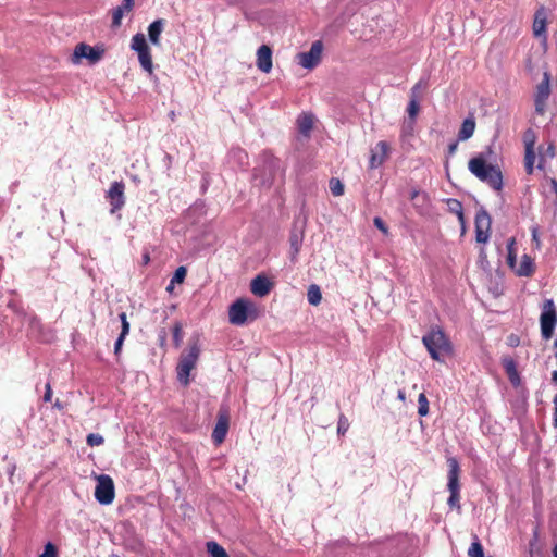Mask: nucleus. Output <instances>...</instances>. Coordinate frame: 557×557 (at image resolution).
Returning <instances> with one entry per match:
<instances>
[{
	"label": "nucleus",
	"instance_id": "aec40b11",
	"mask_svg": "<svg viewBox=\"0 0 557 557\" xmlns=\"http://www.w3.org/2000/svg\"><path fill=\"white\" fill-rule=\"evenodd\" d=\"M257 67L263 73H270L272 70V50L269 46L262 45L257 50Z\"/></svg>",
	"mask_w": 557,
	"mask_h": 557
},
{
	"label": "nucleus",
	"instance_id": "58836bf2",
	"mask_svg": "<svg viewBox=\"0 0 557 557\" xmlns=\"http://www.w3.org/2000/svg\"><path fill=\"white\" fill-rule=\"evenodd\" d=\"M449 203L451 205V210L456 211L460 218H462V206L461 203L456 200V199H451L449 201Z\"/></svg>",
	"mask_w": 557,
	"mask_h": 557
},
{
	"label": "nucleus",
	"instance_id": "423d86ee",
	"mask_svg": "<svg viewBox=\"0 0 557 557\" xmlns=\"http://www.w3.org/2000/svg\"><path fill=\"white\" fill-rule=\"evenodd\" d=\"M422 343L429 351L431 358L443 362L444 356L450 350L447 337L441 330H432L422 337Z\"/></svg>",
	"mask_w": 557,
	"mask_h": 557
},
{
	"label": "nucleus",
	"instance_id": "a18cd8bd",
	"mask_svg": "<svg viewBox=\"0 0 557 557\" xmlns=\"http://www.w3.org/2000/svg\"><path fill=\"white\" fill-rule=\"evenodd\" d=\"M506 370H507V372H508V374H509V376H510L511 382H513V379H512L511 372H512L513 374H516V370H515V364H513V362H512V361H509V362L506 364Z\"/></svg>",
	"mask_w": 557,
	"mask_h": 557
},
{
	"label": "nucleus",
	"instance_id": "5701e85b",
	"mask_svg": "<svg viewBox=\"0 0 557 557\" xmlns=\"http://www.w3.org/2000/svg\"><path fill=\"white\" fill-rule=\"evenodd\" d=\"M165 23V20L158 18L148 26V37L152 45L158 47L161 45V34L164 29Z\"/></svg>",
	"mask_w": 557,
	"mask_h": 557
},
{
	"label": "nucleus",
	"instance_id": "c756f323",
	"mask_svg": "<svg viewBox=\"0 0 557 557\" xmlns=\"http://www.w3.org/2000/svg\"><path fill=\"white\" fill-rule=\"evenodd\" d=\"M186 273H187V270L185 267H178L175 270L174 275L172 276L170 285L168 286L166 289L170 290L174 284L183 283L186 277Z\"/></svg>",
	"mask_w": 557,
	"mask_h": 557
},
{
	"label": "nucleus",
	"instance_id": "4be33fe9",
	"mask_svg": "<svg viewBox=\"0 0 557 557\" xmlns=\"http://www.w3.org/2000/svg\"><path fill=\"white\" fill-rule=\"evenodd\" d=\"M228 430V418L226 416L220 414L218 422L212 432V440L215 444H221L227 434Z\"/></svg>",
	"mask_w": 557,
	"mask_h": 557
},
{
	"label": "nucleus",
	"instance_id": "864d4df0",
	"mask_svg": "<svg viewBox=\"0 0 557 557\" xmlns=\"http://www.w3.org/2000/svg\"><path fill=\"white\" fill-rule=\"evenodd\" d=\"M507 244H516V239H515V237H511V238L508 240V243H507Z\"/></svg>",
	"mask_w": 557,
	"mask_h": 557
},
{
	"label": "nucleus",
	"instance_id": "20e7f679",
	"mask_svg": "<svg viewBox=\"0 0 557 557\" xmlns=\"http://www.w3.org/2000/svg\"><path fill=\"white\" fill-rule=\"evenodd\" d=\"M278 171L280 162L277 159L272 157L264 158V160L253 169V185L261 189H270L275 183Z\"/></svg>",
	"mask_w": 557,
	"mask_h": 557
},
{
	"label": "nucleus",
	"instance_id": "6ab92c4d",
	"mask_svg": "<svg viewBox=\"0 0 557 557\" xmlns=\"http://www.w3.org/2000/svg\"><path fill=\"white\" fill-rule=\"evenodd\" d=\"M546 26H547V14L544 7H541L536 10L534 14V21L532 25L533 35L536 38L542 37L543 41L546 42L547 35H546Z\"/></svg>",
	"mask_w": 557,
	"mask_h": 557
},
{
	"label": "nucleus",
	"instance_id": "2eb2a0df",
	"mask_svg": "<svg viewBox=\"0 0 557 557\" xmlns=\"http://www.w3.org/2000/svg\"><path fill=\"white\" fill-rule=\"evenodd\" d=\"M125 184L120 182H113L107 191V199L110 202L111 206V213H115L116 211L121 210L123 206L125 205Z\"/></svg>",
	"mask_w": 557,
	"mask_h": 557
},
{
	"label": "nucleus",
	"instance_id": "0eeeda50",
	"mask_svg": "<svg viewBox=\"0 0 557 557\" xmlns=\"http://www.w3.org/2000/svg\"><path fill=\"white\" fill-rule=\"evenodd\" d=\"M448 465V482L447 490L450 495L448 497L447 504L451 508L460 509V485H459V474H460V466L458 460L455 457H449L447 459Z\"/></svg>",
	"mask_w": 557,
	"mask_h": 557
},
{
	"label": "nucleus",
	"instance_id": "4c0bfd02",
	"mask_svg": "<svg viewBox=\"0 0 557 557\" xmlns=\"http://www.w3.org/2000/svg\"><path fill=\"white\" fill-rule=\"evenodd\" d=\"M348 419L344 414H341L337 423V433L344 435L348 431Z\"/></svg>",
	"mask_w": 557,
	"mask_h": 557
},
{
	"label": "nucleus",
	"instance_id": "cd10ccee",
	"mask_svg": "<svg viewBox=\"0 0 557 557\" xmlns=\"http://www.w3.org/2000/svg\"><path fill=\"white\" fill-rule=\"evenodd\" d=\"M207 552L210 557H230L226 550L214 541L207 543Z\"/></svg>",
	"mask_w": 557,
	"mask_h": 557
},
{
	"label": "nucleus",
	"instance_id": "bb28decb",
	"mask_svg": "<svg viewBox=\"0 0 557 557\" xmlns=\"http://www.w3.org/2000/svg\"><path fill=\"white\" fill-rule=\"evenodd\" d=\"M307 298L310 305L318 306L322 299L320 287L315 284L310 285L308 288Z\"/></svg>",
	"mask_w": 557,
	"mask_h": 557
},
{
	"label": "nucleus",
	"instance_id": "c85d7f7f",
	"mask_svg": "<svg viewBox=\"0 0 557 557\" xmlns=\"http://www.w3.org/2000/svg\"><path fill=\"white\" fill-rule=\"evenodd\" d=\"M329 187H330V190L332 193L333 196L335 197H339L342 195H344V191H345V186L344 184L341 182L339 178L337 177H332L330 181H329Z\"/></svg>",
	"mask_w": 557,
	"mask_h": 557
},
{
	"label": "nucleus",
	"instance_id": "393cba45",
	"mask_svg": "<svg viewBox=\"0 0 557 557\" xmlns=\"http://www.w3.org/2000/svg\"><path fill=\"white\" fill-rule=\"evenodd\" d=\"M475 131V121L473 117H467L463 120L461 127L458 132V140L465 141L468 140Z\"/></svg>",
	"mask_w": 557,
	"mask_h": 557
},
{
	"label": "nucleus",
	"instance_id": "f257e3e1",
	"mask_svg": "<svg viewBox=\"0 0 557 557\" xmlns=\"http://www.w3.org/2000/svg\"><path fill=\"white\" fill-rule=\"evenodd\" d=\"M502 256H505L506 263L516 275L531 276L533 274L534 258L525 252L519 253L518 246H483L479 255L481 268L490 272L497 270Z\"/></svg>",
	"mask_w": 557,
	"mask_h": 557
},
{
	"label": "nucleus",
	"instance_id": "c9c22d12",
	"mask_svg": "<svg viewBox=\"0 0 557 557\" xmlns=\"http://www.w3.org/2000/svg\"><path fill=\"white\" fill-rule=\"evenodd\" d=\"M86 442L91 447L100 446V445L103 444L104 438H103L102 435H100L98 433H90V434L87 435Z\"/></svg>",
	"mask_w": 557,
	"mask_h": 557
},
{
	"label": "nucleus",
	"instance_id": "4468645a",
	"mask_svg": "<svg viewBox=\"0 0 557 557\" xmlns=\"http://www.w3.org/2000/svg\"><path fill=\"white\" fill-rule=\"evenodd\" d=\"M103 53V49H98L87 44L81 42L75 46L72 62L77 64L79 63L81 59L85 58L94 64L102 59Z\"/></svg>",
	"mask_w": 557,
	"mask_h": 557
},
{
	"label": "nucleus",
	"instance_id": "b1692460",
	"mask_svg": "<svg viewBox=\"0 0 557 557\" xmlns=\"http://www.w3.org/2000/svg\"><path fill=\"white\" fill-rule=\"evenodd\" d=\"M314 116L311 113H301L297 119V126L300 134L309 136L313 128Z\"/></svg>",
	"mask_w": 557,
	"mask_h": 557
},
{
	"label": "nucleus",
	"instance_id": "473e14b6",
	"mask_svg": "<svg viewBox=\"0 0 557 557\" xmlns=\"http://www.w3.org/2000/svg\"><path fill=\"white\" fill-rule=\"evenodd\" d=\"M125 12L126 11L123 8H121V7H117V8L113 9V11H112V24H111L112 28H117V27L121 26L122 18L124 16Z\"/></svg>",
	"mask_w": 557,
	"mask_h": 557
},
{
	"label": "nucleus",
	"instance_id": "7c9ffc66",
	"mask_svg": "<svg viewBox=\"0 0 557 557\" xmlns=\"http://www.w3.org/2000/svg\"><path fill=\"white\" fill-rule=\"evenodd\" d=\"M474 539V542L471 543L468 549V557H484L482 544L480 543L476 536Z\"/></svg>",
	"mask_w": 557,
	"mask_h": 557
},
{
	"label": "nucleus",
	"instance_id": "6e6552de",
	"mask_svg": "<svg viewBox=\"0 0 557 557\" xmlns=\"http://www.w3.org/2000/svg\"><path fill=\"white\" fill-rule=\"evenodd\" d=\"M131 49L137 53L143 70L151 75L153 73L151 49L143 33H137L132 37Z\"/></svg>",
	"mask_w": 557,
	"mask_h": 557
},
{
	"label": "nucleus",
	"instance_id": "ea45409f",
	"mask_svg": "<svg viewBox=\"0 0 557 557\" xmlns=\"http://www.w3.org/2000/svg\"><path fill=\"white\" fill-rule=\"evenodd\" d=\"M374 225H375L380 231H382L383 233H387V227H386V225H385L384 221H383L381 218L376 216V218L374 219Z\"/></svg>",
	"mask_w": 557,
	"mask_h": 557
},
{
	"label": "nucleus",
	"instance_id": "de8ad7c7",
	"mask_svg": "<svg viewBox=\"0 0 557 557\" xmlns=\"http://www.w3.org/2000/svg\"><path fill=\"white\" fill-rule=\"evenodd\" d=\"M412 132H413V129L411 131V128H410V120H409L408 123L404 126L403 134L406 136H411Z\"/></svg>",
	"mask_w": 557,
	"mask_h": 557
},
{
	"label": "nucleus",
	"instance_id": "412c9836",
	"mask_svg": "<svg viewBox=\"0 0 557 557\" xmlns=\"http://www.w3.org/2000/svg\"><path fill=\"white\" fill-rule=\"evenodd\" d=\"M271 282L264 275H257L250 284V290L253 295L258 297L267 296L271 290Z\"/></svg>",
	"mask_w": 557,
	"mask_h": 557
},
{
	"label": "nucleus",
	"instance_id": "8fccbe9b",
	"mask_svg": "<svg viewBox=\"0 0 557 557\" xmlns=\"http://www.w3.org/2000/svg\"><path fill=\"white\" fill-rule=\"evenodd\" d=\"M552 382H553L555 385H557V371H554V372L552 373Z\"/></svg>",
	"mask_w": 557,
	"mask_h": 557
},
{
	"label": "nucleus",
	"instance_id": "37998d69",
	"mask_svg": "<svg viewBox=\"0 0 557 557\" xmlns=\"http://www.w3.org/2000/svg\"><path fill=\"white\" fill-rule=\"evenodd\" d=\"M120 7L123 8L128 13L134 8V0H123L122 5H120Z\"/></svg>",
	"mask_w": 557,
	"mask_h": 557
},
{
	"label": "nucleus",
	"instance_id": "9d476101",
	"mask_svg": "<svg viewBox=\"0 0 557 557\" xmlns=\"http://www.w3.org/2000/svg\"><path fill=\"white\" fill-rule=\"evenodd\" d=\"M115 496L113 480L107 475L101 474L97 478V485L95 488V498L101 505H110L113 503Z\"/></svg>",
	"mask_w": 557,
	"mask_h": 557
},
{
	"label": "nucleus",
	"instance_id": "49530a36",
	"mask_svg": "<svg viewBox=\"0 0 557 557\" xmlns=\"http://www.w3.org/2000/svg\"><path fill=\"white\" fill-rule=\"evenodd\" d=\"M553 403H554V426L557 428V394L554 396V399H553Z\"/></svg>",
	"mask_w": 557,
	"mask_h": 557
},
{
	"label": "nucleus",
	"instance_id": "f03ea898",
	"mask_svg": "<svg viewBox=\"0 0 557 557\" xmlns=\"http://www.w3.org/2000/svg\"><path fill=\"white\" fill-rule=\"evenodd\" d=\"M469 171L481 182L487 184L492 189H503V173L498 165L487 163L483 153H480L468 162Z\"/></svg>",
	"mask_w": 557,
	"mask_h": 557
},
{
	"label": "nucleus",
	"instance_id": "e433bc0d",
	"mask_svg": "<svg viewBox=\"0 0 557 557\" xmlns=\"http://www.w3.org/2000/svg\"><path fill=\"white\" fill-rule=\"evenodd\" d=\"M39 557H58L57 547L51 542H48Z\"/></svg>",
	"mask_w": 557,
	"mask_h": 557
},
{
	"label": "nucleus",
	"instance_id": "a19ab883",
	"mask_svg": "<svg viewBox=\"0 0 557 557\" xmlns=\"http://www.w3.org/2000/svg\"><path fill=\"white\" fill-rule=\"evenodd\" d=\"M124 339L125 338H122V336L119 335L117 339L115 341V344H114V354L115 355L120 354Z\"/></svg>",
	"mask_w": 557,
	"mask_h": 557
},
{
	"label": "nucleus",
	"instance_id": "f8f14e48",
	"mask_svg": "<svg viewBox=\"0 0 557 557\" xmlns=\"http://www.w3.org/2000/svg\"><path fill=\"white\" fill-rule=\"evenodd\" d=\"M536 133L532 128H528L523 133V144H524V169L527 174L531 175L534 171V162L536 159L535 156V143H536Z\"/></svg>",
	"mask_w": 557,
	"mask_h": 557
},
{
	"label": "nucleus",
	"instance_id": "5fc2aeb1",
	"mask_svg": "<svg viewBox=\"0 0 557 557\" xmlns=\"http://www.w3.org/2000/svg\"><path fill=\"white\" fill-rule=\"evenodd\" d=\"M54 406H55V407H59V408L61 407V405H60L59 400H57V401H55Z\"/></svg>",
	"mask_w": 557,
	"mask_h": 557
},
{
	"label": "nucleus",
	"instance_id": "dca6fc26",
	"mask_svg": "<svg viewBox=\"0 0 557 557\" xmlns=\"http://www.w3.org/2000/svg\"><path fill=\"white\" fill-rule=\"evenodd\" d=\"M428 84L425 82L419 81L410 90V101L407 108L408 119L410 120V128L413 129L416 119L418 116L420 106H419V96L422 89H425Z\"/></svg>",
	"mask_w": 557,
	"mask_h": 557
},
{
	"label": "nucleus",
	"instance_id": "f3484780",
	"mask_svg": "<svg viewBox=\"0 0 557 557\" xmlns=\"http://www.w3.org/2000/svg\"><path fill=\"white\" fill-rule=\"evenodd\" d=\"M492 220L485 210H480L475 215V233L478 244H484L488 239Z\"/></svg>",
	"mask_w": 557,
	"mask_h": 557
},
{
	"label": "nucleus",
	"instance_id": "7ed1b4c3",
	"mask_svg": "<svg viewBox=\"0 0 557 557\" xmlns=\"http://www.w3.org/2000/svg\"><path fill=\"white\" fill-rule=\"evenodd\" d=\"M200 352L201 347L199 338L195 337L189 341L188 348L184 350L180 356L176 366V374L178 382L184 386L189 384L190 372L196 367Z\"/></svg>",
	"mask_w": 557,
	"mask_h": 557
},
{
	"label": "nucleus",
	"instance_id": "2f4dec72",
	"mask_svg": "<svg viewBox=\"0 0 557 557\" xmlns=\"http://www.w3.org/2000/svg\"><path fill=\"white\" fill-rule=\"evenodd\" d=\"M418 413L421 417H425L429 413V400L424 393H421L418 397Z\"/></svg>",
	"mask_w": 557,
	"mask_h": 557
},
{
	"label": "nucleus",
	"instance_id": "a211bd4d",
	"mask_svg": "<svg viewBox=\"0 0 557 557\" xmlns=\"http://www.w3.org/2000/svg\"><path fill=\"white\" fill-rule=\"evenodd\" d=\"M389 152V145L384 140L379 141L371 150V157L369 160L370 169H376L381 166L387 160Z\"/></svg>",
	"mask_w": 557,
	"mask_h": 557
},
{
	"label": "nucleus",
	"instance_id": "1a4fd4ad",
	"mask_svg": "<svg viewBox=\"0 0 557 557\" xmlns=\"http://www.w3.org/2000/svg\"><path fill=\"white\" fill-rule=\"evenodd\" d=\"M541 333L544 339L553 336L557 324V312L553 299H546L540 317Z\"/></svg>",
	"mask_w": 557,
	"mask_h": 557
},
{
	"label": "nucleus",
	"instance_id": "ddd939ff",
	"mask_svg": "<svg viewBox=\"0 0 557 557\" xmlns=\"http://www.w3.org/2000/svg\"><path fill=\"white\" fill-rule=\"evenodd\" d=\"M322 51L323 44L321 40H317L311 45L309 51L297 54L298 63L302 67L311 70L320 63Z\"/></svg>",
	"mask_w": 557,
	"mask_h": 557
},
{
	"label": "nucleus",
	"instance_id": "6e6d98bb",
	"mask_svg": "<svg viewBox=\"0 0 557 557\" xmlns=\"http://www.w3.org/2000/svg\"><path fill=\"white\" fill-rule=\"evenodd\" d=\"M554 347L557 349V338L554 342Z\"/></svg>",
	"mask_w": 557,
	"mask_h": 557
},
{
	"label": "nucleus",
	"instance_id": "3c124183",
	"mask_svg": "<svg viewBox=\"0 0 557 557\" xmlns=\"http://www.w3.org/2000/svg\"><path fill=\"white\" fill-rule=\"evenodd\" d=\"M143 260H144V263L147 264L149 262V260H150L149 255L145 253L144 257H143Z\"/></svg>",
	"mask_w": 557,
	"mask_h": 557
},
{
	"label": "nucleus",
	"instance_id": "c03bdc74",
	"mask_svg": "<svg viewBox=\"0 0 557 557\" xmlns=\"http://www.w3.org/2000/svg\"><path fill=\"white\" fill-rule=\"evenodd\" d=\"M457 149H458V141H454V143L449 144L448 148H447L448 156L455 154Z\"/></svg>",
	"mask_w": 557,
	"mask_h": 557
},
{
	"label": "nucleus",
	"instance_id": "9b49d317",
	"mask_svg": "<svg viewBox=\"0 0 557 557\" xmlns=\"http://www.w3.org/2000/svg\"><path fill=\"white\" fill-rule=\"evenodd\" d=\"M550 96V74L544 72L543 79L537 84L534 94V107L537 114H544L546 110V103Z\"/></svg>",
	"mask_w": 557,
	"mask_h": 557
},
{
	"label": "nucleus",
	"instance_id": "603ef678",
	"mask_svg": "<svg viewBox=\"0 0 557 557\" xmlns=\"http://www.w3.org/2000/svg\"><path fill=\"white\" fill-rule=\"evenodd\" d=\"M553 556L557 557V544L553 548Z\"/></svg>",
	"mask_w": 557,
	"mask_h": 557
},
{
	"label": "nucleus",
	"instance_id": "f704fd0d",
	"mask_svg": "<svg viewBox=\"0 0 557 557\" xmlns=\"http://www.w3.org/2000/svg\"><path fill=\"white\" fill-rule=\"evenodd\" d=\"M119 319L121 321V333L120 336L122 338H125L129 333V322L127 321V315L125 312H121L119 314Z\"/></svg>",
	"mask_w": 557,
	"mask_h": 557
},
{
	"label": "nucleus",
	"instance_id": "72a5a7b5",
	"mask_svg": "<svg viewBox=\"0 0 557 557\" xmlns=\"http://www.w3.org/2000/svg\"><path fill=\"white\" fill-rule=\"evenodd\" d=\"M183 341V331L181 323H175L173 326V343L176 348H178Z\"/></svg>",
	"mask_w": 557,
	"mask_h": 557
},
{
	"label": "nucleus",
	"instance_id": "09e8293b",
	"mask_svg": "<svg viewBox=\"0 0 557 557\" xmlns=\"http://www.w3.org/2000/svg\"><path fill=\"white\" fill-rule=\"evenodd\" d=\"M397 398L401 401H405L406 399V393L404 389H399L398 393H397Z\"/></svg>",
	"mask_w": 557,
	"mask_h": 557
},
{
	"label": "nucleus",
	"instance_id": "a878e982",
	"mask_svg": "<svg viewBox=\"0 0 557 557\" xmlns=\"http://www.w3.org/2000/svg\"><path fill=\"white\" fill-rule=\"evenodd\" d=\"M539 153H540V160H539L537 168L542 170V169H544V163L546 162V160L553 159L555 157V145L553 143H549L547 148L544 151L542 150V147H540Z\"/></svg>",
	"mask_w": 557,
	"mask_h": 557
},
{
	"label": "nucleus",
	"instance_id": "79ce46f5",
	"mask_svg": "<svg viewBox=\"0 0 557 557\" xmlns=\"http://www.w3.org/2000/svg\"><path fill=\"white\" fill-rule=\"evenodd\" d=\"M52 398V389H51V385L50 383H47L46 384V392H45V395H44V401L48 403L50 401Z\"/></svg>",
	"mask_w": 557,
	"mask_h": 557
},
{
	"label": "nucleus",
	"instance_id": "39448f33",
	"mask_svg": "<svg viewBox=\"0 0 557 557\" xmlns=\"http://www.w3.org/2000/svg\"><path fill=\"white\" fill-rule=\"evenodd\" d=\"M259 317L257 305L248 299H236L228 308V320L233 325H244Z\"/></svg>",
	"mask_w": 557,
	"mask_h": 557
}]
</instances>
